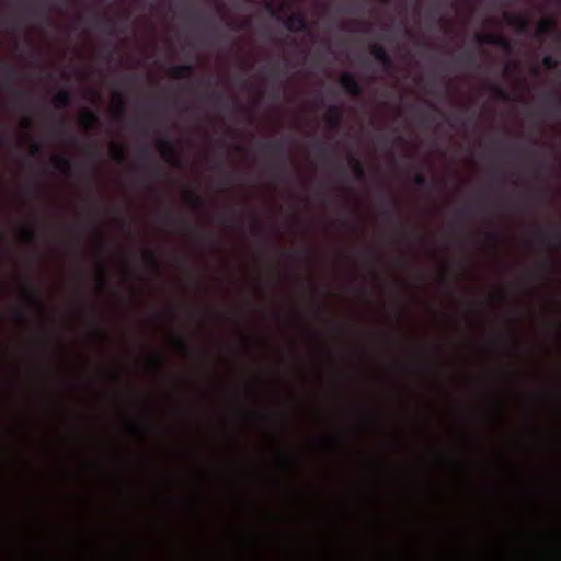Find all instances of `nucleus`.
Returning a JSON list of instances; mask_svg holds the SVG:
<instances>
[{
  "label": "nucleus",
  "instance_id": "1",
  "mask_svg": "<svg viewBox=\"0 0 561 561\" xmlns=\"http://www.w3.org/2000/svg\"><path fill=\"white\" fill-rule=\"evenodd\" d=\"M266 9L268 10L272 16L276 18L278 21H282L286 30L293 33L309 31V25L306 15L302 12H295L283 19L282 15L278 14L277 10L272 4L267 3Z\"/></svg>",
  "mask_w": 561,
  "mask_h": 561
},
{
  "label": "nucleus",
  "instance_id": "2",
  "mask_svg": "<svg viewBox=\"0 0 561 561\" xmlns=\"http://www.w3.org/2000/svg\"><path fill=\"white\" fill-rule=\"evenodd\" d=\"M476 41L480 45L490 44L494 45L501 49H503L506 53H512L514 45L511 39L507 37L497 34V33H485V34H477Z\"/></svg>",
  "mask_w": 561,
  "mask_h": 561
},
{
  "label": "nucleus",
  "instance_id": "3",
  "mask_svg": "<svg viewBox=\"0 0 561 561\" xmlns=\"http://www.w3.org/2000/svg\"><path fill=\"white\" fill-rule=\"evenodd\" d=\"M1 71L3 72L5 80L10 83V89L15 99L19 102H24L28 99V94L22 90H18L13 87V83L16 81L19 73L14 67L8 64H2Z\"/></svg>",
  "mask_w": 561,
  "mask_h": 561
},
{
  "label": "nucleus",
  "instance_id": "4",
  "mask_svg": "<svg viewBox=\"0 0 561 561\" xmlns=\"http://www.w3.org/2000/svg\"><path fill=\"white\" fill-rule=\"evenodd\" d=\"M157 148L165 161L174 167H180V160L176 157V148L174 144L165 138H161L157 142Z\"/></svg>",
  "mask_w": 561,
  "mask_h": 561
},
{
  "label": "nucleus",
  "instance_id": "5",
  "mask_svg": "<svg viewBox=\"0 0 561 561\" xmlns=\"http://www.w3.org/2000/svg\"><path fill=\"white\" fill-rule=\"evenodd\" d=\"M340 84L343 87L345 92L352 96H359L363 93V89L358 80L353 73H343L340 78Z\"/></svg>",
  "mask_w": 561,
  "mask_h": 561
},
{
  "label": "nucleus",
  "instance_id": "6",
  "mask_svg": "<svg viewBox=\"0 0 561 561\" xmlns=\"http://www.w3.org/2000/svg\"><path fill=\"white\" fill-rule=\"evenodd\" d=\"M370 54L374 59L382 65L385 70H389L393 67V60L387 49L380 44H374L370 47Z\"/></svg>",
  "mask_w": 561,
  "mask_h": 561
},
{
  "label": "nucleus",
  "instance_id": "7",
  "mask_svg": "<svg viewBox=\"0 0 561 561\" xmlns=\"http://www.w3.org/2000/svg\"><path fill=\"white\" fill-rule=\"evenodd\" d=\"M344 111L340 105H331L325 114V122L330 129L339 130L343 119Z\"/></svg>",
  "mask_w": 561,
  "mask_h": 561
},
{
  "label": "nucleus",
  "instance_id": "8",
  "mask_svg": "<svg viewBox=\"0 0 561 561\" xmlns=\"http://www.w3.org/2000/svg\"><path fill=\"white\" fill-rule=\"evenodd\" d=\"M504 18L506 22L513 26L518 33L526 34L530 30V22L528 19L511 14V13H504Z\"/></svg>",
  "mask_w": 561,
  "mask_h": 561
},
{
  "label": "nucleus",
  "instance_id": "9",
  "mask_svg": "<svg viewBox=\"0 0 561 561\" xmlns=\"http://www.w3.org/2000/svg\"><path fill=\"white\" fill-rule=\"evenodd\" d=\"M261 150L268 156L275 158H284L285 157V141H268L264 142L260 146Z\"/></svg>",
  "mask_w": 561,
  "mask_h": 561
},
{
  "label": "nucleus",
  "instance_id": "10",
  "mask_svg": "<svg viewBox=\"0 0 561 561\" xmlns=\"http://www.w3.org/2000/svg\"><path fill=\"white\" fill-rule=\"evenodd\" d=\"M194 75L192 64H182L171 68L170 76L174 79H191Z\"/></svg>",
  "mask_w": 561,
  "mask_h": 561
},
{
  "label": "nucleus",
  "instance_id": "11",
  "mask_svg": "<svg viewBox=\"0 0 561 561\" xmlns=\"http://www.w3.org/2000/svg\"><path fill=\"white\" fill-rule=\"evenodd\" d=\"M53 104L57 110H65L71 104V93L68 90L58 91L53 98Z\"/></svg>",
  "mask_w": 561,
  "mask_h": 561
},
{
  "label": "nucleus",
  "instance_id": "12",
  "mask_svg": "<svg viewBox=\"0 0 561 561\" xmlns=\"http://www.w3.org/2000/svg\"><path fill=\"white\" fill-rule=\"evenodd\" d=\"M557 32V24L554 19H545L540 21L536 30V36L542 37Z\"/></svg>",
  "mask_w": 561,
  "mask_h": 561
},
{
  "label": "nucleus",
  "instance_id": "13",
  "mask_svg": "<svg viewBox=\"0 0 561 561\" xmlns=\"http://www.w3.org/2000/svg\"><path fill=\"white\" fill-rule=\"evenodd\" d=\"M348 163L351 165V169H352V172H353L355 179L358 181H365L366 172H365L362 161L354 154H350Z\"/></svg>",
  "mask_w": 561,
  "mask_h": 561
},
{
  "label": "nucleus",
  "instance_id": "14",
  "mask_svg": "<svg viewBox=\"0 0 561 561\" xmlns=\"http://www.w3.org/2000/svg\"><path fill=\"white\" fill-rule=\"evenodd\" d=\"M24 294L30 304H32L38 310L44 311L45 305L42 299V296L39 295V293L37 290H35L32 286H26L24 288Z\"/></svg>",
  "mask_w": 561,
  "mask_h": 561
},
{
  "label": "nucleus",
  "instance_id": "15",
  "mask_svg": "<svg viewBox=\"0 0 561 561\" xmlns=\"http://www.w3.org/2000/svg\"><path fill=\"white\" fill-rule=\"evenodd\" d=\"M99 123H100L99 114L91 110L85 111L81 117V125L85 129H93L99 125Z\"/></svg>",
  "mask_w": 561,
  "mask_h": 561
},
{
  "label": "nucleus",
  "instance_id": "16",
  "mask_svg": "<svg viewBox=\"0 0 561 561\" xmlns=\"http://www.w3.org/2000/svg\"><path fill=\"white\" fill-rule=\"evenodd\" d=\"M54 167L66 175L71 173L72 161L64 156H57L53 160Z\"/></svg>",
  "mask_w": 561,
  "mask_h": 561
},
{
  "label": "nucleus",
  "instance_id": "17",
  "mask_svg": "<svg viewBox=\"0 0 561 561\" xmlns=\"http://www.w3.org/2000/svg\"><path fill=\"white\" fill-rule=\"evenodd\" d=\"M458 65L470 67V68H480V64L477 61V58L470 51L462 53L457 59Z\"/></svg>",
  "mask_w": 561,
  "mask_h": 561
},
{
  "label": "nucleus",
  "instance_id": "18",
  "mask_svg": "<svg viewBox=\"0 0 561 561\" xmlns=\"http://www.w3.org/2000/svg\"><path fill=\"white\" fill-rule=\"evenodd\" d=\"M185 198L187 199L193 209L199 210L204 208V201L197 195H195L193 192L186 191Z\"/></svg>",
  "mask_w": 561,
  "mask_h": 561
},
{
  "label": "nucleus",
  "instance_id": "19",
  "mask_svg": "<svg viewBox=\"0 0 561 561\" xmlns=\"http://www.w3.org/2000/svg\"><path fill=\"white\" fill-rule=\"evenodd\" d=\"M115 101H116V103H117V111H116V113H115V117H116L117 119H121V118H123V117L125 116V112H126V100H125V98H124L122 94L117 93V94L115 95Z\"/></svg>",
  "mask_w": 561,
  "mask_h": 561
},
{
  "label": "nucleus",
  "instance_id": "20",
  "mask_svg": "<svg viewBox=\"0 0 561 561\" xmlns=\"http://www.w3.org/2000/svg\"><path fill=\"white\" fill-rule=\"evenodd\" d=\"M493 95L496 100L507 102L511 100V95L507 91H505L502 87L494 84L491 87Z\"/></svg>",
  "mask_w": 561,
  "mask_h": 561
},
{
  "label": "nucleus",
  "instance_id": "21",
  "mask_svg": "<svg viewBox=\"0 0 561 561\" xmlns=\"http://www.w3.org/2000/svg\"><path fill=\"white\" fill-rule=\"evenodd\" d=\"M144 257L146 260V262L151 265L152 267H154L156 270L159 268V261H158V256H157V253L151 250V249H145L144 252Z\"/></svg>",
  "mask_w": 561,
  "mask_h": 561
},
{
  "label": "nucleus",
  "instance_id": "22",
  "mask_svg": "<svg viewBox=\"0 0 561 561\" xmlns=\"http://www.w3.org/2000/svg\"><path fill=\"white\" fill-rule=\"evenodd\" d=\"M112 153L113 159L118 163H122L125 160V151L122 146L112 144Z\"/></svg>",
  "mask_w": 561,
  "mask_h": 561
},
{
  "label": "nucleus",
  "instance_id": "23",
  "mask_svg": "<svg viewBox=\"0 0 561 561\" xmlns=\"http://www.w3.org/2000/svg\"><path fill=\"white\" fill-rule=\"evenodd\" d=\"M21 233L22 236L30 242L34 241L35 240V230L32 226H28V225H22L21 226Z\"/></svg>",
  "mask_w": 561,
  "mask_h": 561
},
{
  "label": "nucleus",
  "instance_id": "24",
  "mask_svg": "<svg viewBox=\"0 0 561 561\" xmlns=\"http://www.w3.org/2000/svg\"><path fill=\"white\" fill-rule=\"evenodd\" d=\"M542 65L547 69H556L559 65V61L553 56L547 55L542 58Z\"/></svg>",
  "mask_w": 561,
  "mask_h": 561
},
{
  "label": "nucleus",
  "instance_id": "25",
  "mask_svg": "<svg viewBox=\"0 0 561 561\" xmlns=\"http://www.w3.org/2000/svg\"><path fill=\"white\" fill-rule=\"evenodd\" d=\"M100 27L107 35L114 34V21L112 19H106L105 21L101 22Z\"/></svg>",
  "mask_w": 561,
  "mask_h": 561
},
{
  "label": "nucleus",
  "instance_id": "26",
  "mask_svg": "<svg viewBox=\"0 0 561 561\" xmlns=\"http://www.w3.org/2000/svg\"><path fill=\"white\" fill-rule=\"evenodd\" d=\"M85 153L91 159H96L100 156V150L96 144H90L85 148Z\"/></svg>",
  "mask_w": 561,
  "mask_h": 561
},
{
  "label": "nucleus",
  "instance_id": "27",
  "mask_svg": "<svg viewBox=\"0 0 561 561\" xmlns=\"http://www.w3.org/2000/svg\"><path fill=\"white\" fill-rule=\"evenodd\" d=\"M413 182L419 187H426L427 186V179L426 176L419 172L414 175Z\"/></svg>",
  "mask_w": 561,
  "mask_h": 561
},
{
  "label": "nucleus",
  "instance_id": "28",
  "mask_svg": "<svg viewBox=\"0 0 561 561\" xmlns=\"http://www.w3.org/2000/svg\"><path fill=\"white\" fill-rule=\"evenodd\" d=\"M151 366L154 370L161 371L163 366V358L160 354L156 355L151 360Z\"/></svg>",
  "mask_w": 561,
  "mask_h": 561
},
{
  "label": "nucleus",
  "instance_id": "29",
  "mask_svg": "<svg viewBox=\"0 0 561 561\" xmlns=\"http://www.w3.org/2000/svg\"><path fill=\"white\" fill-rule=\"evenodd\" d=\"M175 343L176 345L182 350L184 351L185 353L188 352V345H187V342L181 337V336H176L175 337Z\"/></svg>",
  "mask_w": 561,
  "mask_h": 561
},
{
  "label": "nucleus",
  "instance_id": "30",
  "mask_svg": "<svg viewBox=\"0 0 561 561\" xmlns=\"http://www.w3.org/2000/svg\"><path fill=\"white\" fill-rule=\"evenodd\" d=\"M42 149H43V147H42V145L39 142L35 141V142H33L31 145V153L33 156L41 154L42 153Z\"/></svg>",
  "mask_w": 561,
  "mask_h": 561
},
{
  "label": "nucleus",
  "instance_id": "31",
  "mask_svg": "<svg viewBox=\"0 0 561 561\" xmlns=\"http://www.w3.org/2000/svg\"><path fill=\"white\" fill-rule=\"evenodd\" d=\"M316 147H317V149H318V151H319V153L321 156H327L329 153V147L328 146H325L323 144H320V142H317Z\"/></svg>",
  "mask_w": 561,
  "mask_h": 561
},
{
  "label": "nucleus",
  "instance_id": "32",
  "mask_svg": "<svg viewBox=\"0 0 561 561\" xmlns=\"http://www.w3.org/2000/svg\"><path fill=\"white\" fill-rule=\"evenodd\" d=\"M486 238L493 245H497L500 242V237L496 233H489Z\"/></svg>",
  "mask_w": 561,
  "mask_h": 561
},
{
  "label": "nucleus",
  "instance_id": "33",
  "mask_svg": "<svg viewBox=\"0 0 561 561\" xmlns=\"http://www.w3.org/2000/svg\"><path fill=\"white\" fill-rule=\"evenodd\" d=\"M32 125H33V121H32V118H30V117H25V118L22 121V126H23V128H25V129L31 128V127H32Z\"/></svg>",
  "mask_w": 561,
  "mask_h": 561
},
{
  "label": "nucleus",
  "instance_id": "34",
  "mask_svg": "<svg viewBox=\"0 0 561 561\" xmlns=\"http://www.w3.org/2000/svg\"><path fill=\"white\" fill-rule=\"evenodd\" d=\"M16 317L19 320L24 321V322L27 320V317L22 309L16 310Z\"/></svg>",
  "mask_w": 561,
  "mask_h": 561
},
{
  "label": "nucleus",
  "instance_id": "35",
  "mask_svg": "<svg viewBox=\"0 0 561 561\" xmlns=\"http://www.w3.org/2000/svg\"><path fill=\"white\" fill-rule=\"evenodd\" d=\"M250 24V21L249 20H245L244 22L238 24L237 26H234L233 28L234 30H244L249 26Z\"/></svg>",
  "mask_w": 561,
  "mask_h": 561
},
{
  "label": "nucleus",
  "instance_id": "36",
  "mask_svg": "<svg viewBox=\"0 0 561 561\" xmlns=\"http://www.w3.org/2000/svg\"><path fill=\"white\" fill-rule=\"evenodd\" d=\"M554 239L561 241V228L559 226L554 227Z\"/></svg>",
  "mask_w": 561,
  "mask_h": 561
},
{
  "label": "nucleus",
  "instance_id": "37",
  "mask_svg": "<svg viewBox=\"0 0 561 561\" xmlns=\"http://www.w3.org/2000/svg\"><path fill=\"white\" fill-rule=\"evenodd\" d=\"M94 334H95V336H96V337H99V339H104V337H105L104 332H103L101 329H99V328H95V329H94Z\"/></svg>",
  "mask_w": 561,
  "mask_h": 561
},
{
  "label": "nucleus",
  "instance_id": "38",
  "mask_svg": "<svg viewBox=\"0 0 561 561\" xmlns=\"http://www.w3.org/2000/svg\"><path fill=\"white\" fill-rule=\"evenodd\" d=\"M560 107H561V99L559 98L554 102V114L559 113Z\"/></svg>",
  "mask_w": 561,
  "mask_h": 561
},
{
  "label": "nucleus",
  "instance_id": "39",
  "mask_svg": "<svg viewBox=\"0 0 561 561\" xmlns=\"http://www.w3.org/2000/svg\"><path fill=\"white\" fill-rule=\"evenodd\" d=\"M213 94H214V98H215V102H216L217 104H219V103H221V102H222V100H224L222 94H220V93H213Z\"/></svg>",
  "mask_w": 561,
  "mask_h": 561
},
{
  "label": "nucleus",
  "instance_id": "40",
  "mask_svg": "<svg viewBox=\"0 0 561 561\" xmlns=\"http://www.w3.org/2000/svg\"><path fill=\"white\" fill-rule=\"evenodd\" d=\"M139 157L141 159H147L148 158V150L146 148L140 149Z\"/></svg>",
  "mask_w": 561,
  "mask_h": 561
},
{
  "label": "nucleus",
  "instance_id": "41",
  "mask_svg": "<svg viewBox=\"0 0 561 561\" xmlns=\"http://www.w3.org/2000/svg\"><path fill=\"white\" fill-rule=\"evenodd\" d=\"M385 216H386V218H387L388 220H392V218H393V213H392L391 210L387 209V210L385 211Z\"/></svg>",
  "mask_w": 561,
  "mask_h": 561
},
{
  "label": "nucleus",
  "instance_id": "42",
  "mask_svg": "<svg viewBox=\"0 0 561 561\" xmlns=\"http://www.w3.org/2000/svg\"><path fill=\"white\" fill-rule=\"evenodd\" d=\"M284 459H285L286 462H291L294 460L293 456L288 455V454L284 455Z\"/></svg>",
  "mask_w": 561,
  "mask_h": 561
},
{
  "label": "nucleus",
  "instance_id": "43",
  "mask_svg": "<svg viewBox=\"0 0 561 561\" xmlns=\"http://www.w3.org/2000/svg\"><path fill=\"white\" fill-rule=\"evenodd\" d=\"M553 96H554V93H552V92H551V93H547V94L543 96V99H545V101H550Z\"/></svg>",
  "mask_w": 561,
  "mask_h": 561
},
{
  "label": "nucleus",
  "instance_id": "44",
  "mask_svg": "<svg viewBox=\"0 0 561 561\" xmlns=\"http://www.w3.org/2000/svg\"><path fill=\"white\" fill-rule=\"evenodd\" d=\"M261 230H262L261 225L259 222H256L255 226H254V231L255 232H261Z\"/></svg>",
  "mask_w": 561,
  "mask_h": 561
},
{
  "label": "nucleus",
  "instance_id": "45",
  "mask_svg": "<svg viewBox=\"0 0 561 561\" xmlns=\"http://www.w3.org/2000/svg\"><path fill=\"white\" fill-rule=\"evenodd\" d=\"M278 66H279V61H276V62L272 66V70H273L274 72H277Z\"/></svg>",
  "mask_w": 561,
  "mask_h": 561
},
{
  "label": "nucleus",
  "instance_id": "46",
  "mask_svg": "<svg viewBox=\"0 0 561 561\" xmlns=\"http://www.w3.org/2000/svg\"><path fill=\"white\" fill-rule=\"evenodd\" d=\"M392 205L396 209H399L400 207L399 202L397 199H392Z\"/></svg>",
  "mask_w": 561,
  "mask_h": 561
},
{
  "label": "nucleus",
  "instance_id": "47",
  "mask_svg": "<svg viewBox=\"0 0 561 561\" xmlns=\"http://www.w3.org/2000/svg\"><path fill=\"white\" fill-rule=\"evenodd\" d=\"M215 170H221L222 169V163L219 162V163H216L215 167H214Z\"/></svg>",
  "mask_w": 561,
  "mask_h": 561
},
{
  "label": "nucleus",
  "instance_id": "48",
  "mask_svg": "<svg viewBox=\"0 0 561 561\" xmlns=\"http://www.w3.org/2000/svg\"><path fill=\"white\" fill-rule=\"evenodd\" d=\"M465 213H466V210H465V209L458 210V211H457V216H458V217H461V216H463V215H465Z\"/></svg>",
  "mask_w": 561,
  "mask_h": 561
},
{
  "label": "nucleus",
  "instance_id": "49",
  "mask_svg": "<svg viewBox=\"0 0 561 561\" xmlns=\"http://www.w3.org/2000/svg\"><path fill=\"white\" fill-rule=\"evenodd\" d=\"M105 284H106V279H105L104 277H102V278L100 279V285H101V286H104Z\"/></svg>",
  "mask_w": 561,
  "mask_h": 561
},
{
  "label": "nucleus",
  "instance_id": "50",
  "mask_svg": "<svg viewBox=\"0 0 561 561\" xmlns=\"http://www.w3.org/2000/svg\"><path fill=\"white\" fill-rule=\"evenodd\" d=\"M510 70H511L510 66H508V65H506V66L504 67V72H505V73H508V72H510Z\"/></svg>",
  "mask_w": 561,
  "mask_h": 561
},
{
  "label": "nucleus",
  "instance_id": "51",
  "mask_svg": "<svg viewBox=\"0 0 561 561\" xmlns=\"http://www.w3.org/2000/svg\"><path fill=\"white\" fill-rule=\"evenodd\" d=\"M99 247H100L101 250H103V248H104V243H103V241L101 239L99 241Z\"/></svg>",
  "mask_w": 561,
  "mask_h": 561
},
{
  "label": "nucleus",
  "instance_id": "52",
  "mask_svg": "<svg viewBox=\"0 0 561 561\" xmlns=\"http://www.w3.org/2000/svg\"><path fill=\"white\" fill-rule=\"evenodd\" d=\"M382 4H388L390 0H378Z\"/></svg>",
  "mask_w": 561,
  "mask_h": 561
},
{
  "label": "nucleus",
  "instance_id": "53",
  "mask_svg": "<svg viewBox=\"0 0 561 561\" xmlns=\"http://www.w3.org/2000/svg\"><path fill=\"white\" fill-rule=\"evenodd\" d=\"M182 224H183L185 227H188V222H187V220L183 219V220H182Z\"/></svg>",
  "mask_w": 561,
  "mask_h": 561
},
{
  "label": "nucleus",
  "instance_id": "54",
  "mask_svg": "<svg viewBox=\"0 0 561 561\" xmlns=\"http://www.w3.org/2000/svg\"><path fill=\"white\" fill-rule=\"evenodd\" d=\"M533 72H534L535 75H537V73H538V68H534Z\"/></svg>",
  "mask_w": 561,
  "mask_h": 561
},
{
  "label": "nucleus",
  "instance_id": "55",
  "mask_svg": "<svg viewBox=\"0 0 561 561\" xmlns=\"http://www.w3.org/2000/svg\"><path fill=\"white\" fill-rule=\"evenodd\" d=\"M207 85H208V87H210V85H211V81H210V80H208V81H207Z\"/></svg>",
  "mask_w": 561,
  "mask_h": 561
}]
</instances>
